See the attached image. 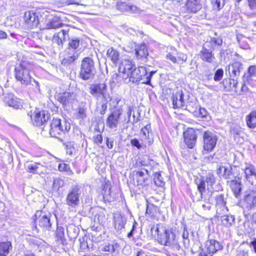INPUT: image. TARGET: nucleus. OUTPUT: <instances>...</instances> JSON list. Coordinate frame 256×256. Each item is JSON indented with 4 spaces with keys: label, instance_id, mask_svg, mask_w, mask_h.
<instances>
[{
    "label": "nucleus",
    "instance_id": "obj_7",
    "mask_svg": "<svg viewBox=\"0 0 256 256\" xmlns=\"http://www.w3.org/2000/svg\"><path fill=\"white\" fill-rule=\"evenodd\" d=\"M95 73L96 68L94 60L90 57L84 58L80 65V78L84 80H88L93 78Z\"/></svg>",
    "mask_w": 256,
    "mask_h": 256
},
{
    "label": "nucleus",
    "instance_id": "obj_16",
    "mask_svg": "<svg viewBox=\"0 0 256 256\" xmlns=\"http://www.w3.org/2000/svg\"><path fill=\"white\" fill-rule=\"evenodd\" d=\"M242 170L244 172L246 181L254 185L256 182V170L254 166L251 164H246Z\"/></svg>",
    "mask_w": 256,
    "mask_h": 256
},
{
    "label": "nucleus",
    "instance_id": "obj_10",
    "mask_svg": "<svg viewBox=\"0 0 256 256\" xmlns=\"http://www.w3.org/2000/svg\"><path fill=\"white\" fill-rule=\"evenodd\" d=\"M220 242L214 239H209L204 243V248L198 253V256H212L214 254L222 250Z\"/></svg>",
    "mask_w": 256,
    "mask_h": 256
},
{
    "label": "nucleus",
    "instance_id": "obj_28",
    "mask_svg": "<svg viewBox=\"0 0 256 256\" xmlns=\"http://www.w3.org/2000/svg\"><path fill=\"white\" fill-rule=\"evenodd\" d=\"M217 174L220 177H222L224 179H232L235 177L232 172L231 166H220L217 170Z\"/></svg>",
    "mask_w": 256,
    "mask_h": 256
},
{
    "label": "nucleus",
    "instance_id": "obj_36",
    "mask_svg": "<svg viewBox=\"0 0 256 256\" xmlns=\"http://www.w3.org/2000/svg\"><path fill=\"white\" fill-rule=\"evenodd\" d=\"M222 43V40L220 38H212L210 40L206 41L204 46L213 51L216 46H221Z\"/></svg>",
    "mask_w": 256,
    "mask_h": 256
},
{
    "label": "nucleus",
    "instance_id": "obj_19",
    "mask_svg": "<svg viewBox=\"0 0 256 256\" xmlns=\"http://www.w3.org/2000/svg\"><path fill=\"white\" fill-rule=\"evenodd\" d=\"M184 142L188 146L192 148L196 144L197 136L196 132L193 128H188L184 132Z\"/></svg>",
    "mask_w": 256,
    "mask_h": 256
},
{
    "label": "nucleus",
    "instance_id": "obj_54",
    "mask_svg": "<svg viewBox=\"0 0 256 256\" xmlns=\"http://www.w3.org/2000/svg\"><path fill=\"white\" fill-rule=\"evenodd\" d=\"M72 139L73 140H78L82 138V133L80 130L78 128H74Z\"/></svg>",
    "mask_w": 256,
    "mask_h": 256
},
{
    "label": "nucleus",
    "instance_id": "obj_18",
    "mask_svg": "<svg viewBox=\"0 0 256 256\" xmlns=\"http://www.w3.org/2000/svg\"><path fill=\"white\" fill-rule=\"evenodd\" d=\"M24 21L26 26L30 28L37 26L39 23L38 16L32 11L25 12Z\"/></svg>",
    "mask_w": 256,
    "mask_h": 256
},
{
    "label": "nucleus",
    "instance_id": "obj_61",
    "mask_svg": "<svg viewBox=\"0 0 256 256\" xmlns=\"http://www.w3.org/2000/svg\"><path fill=\"white\" fill-rule=\"evenodd\" d=\"M121 98L118 96H114L112 98H110V100L111 102L110 104L114 106V108H117V105L120 101Z\"/></svg>",
    "mask_w": 256,
    "mask_h": 256
},
{
    "label": "nucleus",
    "instance_id": "obj_21",
    "mask_svg": "<svg viewBox=\"0 0 256 256\" xmlns=\"http://www.w3.org/2000/svg\"><path fill=\"white\" fill-rule=\"evenodd\" d=\"M4 101L8 106L16 109L20 108L22 106V100L12 94H6L4 98Z\"/></svg>",
    "mask_w": 256,
    "mask_h": 256
},
{
    "label": "nucleus",
    "instance_id": "obj_26",
    "mask_svg": "<svg viewBox=\"0 0 256 256\" xmlns=\"http://www.w3.org/2000/svg\"><path fill=\"white\" fill-rule=\"evenodd\" d=\"M200 56L203 61L208 63H212L215 60V57L212 54V50L204 46L200 52Z\"/></svg>",
    "mask_w": 256,
    "mask_h": 256
},
{
    "label": "nucleus",
    "instance_id": "obj_29",
    "mask_svg": "<svg viewBox=\"0 0 256 256\" xmlns=\"http://www.w3.org/2000/svg\"><path fill=\"white\" fill-rule=\"evenodd\" d=\"M115 228L117 230H121L124 228L126 222V218L124 215L120 213L115 214L114 216Z\"/></svg>",
    "mask_w": 256,
    "mask_h": 256
},
{
    "label": "nucleus",
    "instance_id": "obj_38",
    "mask_svg": "<svg viewBox=\"0 0 256 256\" xmlns=\"http://www.w3.org/2000/svg\"><path fill=\"white\" fill-rule=\"evenodd\" d=\"M159 212V208L154 204L147 202L146 214L150 218H154Z\"/></svg>",
    "mask_w": 256,
    "mask_h": 256
},
{
    "label": "nucleus",
    "instance_id": "obj_13",
    "mask_svg": "<svg viewBox=\"0 0 256 256\" xmlns=\"http://www.w3.org/2000/svg\"><path fill=\"white\" fill-rule=\"evenodd\" d=\"M107 86L104 83L94 84L90 85L89 92L94 96L98 97L102 96L106 100L110 96L106 92Z\"/></svg>",
    "mask_w": 256,
    "mask_h": 256
},
{
    "label": "nucleus",
    "instance_id": "obj_43",
    "mask_svg": "<svg viewBox=\"0 0 256 256\" xmlns=\"http://www.w3.org/2000/svg\"><path fill=\"white\" fill-rule=\"evenodd\" d=\"M256 76V66H250L248 69V73L244 74L243 76L244 82H248L251 80V77Z\"/></svg>",
    "mask_w": 256,
    "mask_h": 256
},
{
    "label": "nucleus",
    "instance_id": "obj_60",
    "mask_svg": "<svg viewBox=\"0 0 256 256\" xmlns=\"http://www.w3.org/2000/svg\"><path fill=\"white\" fill-rule=\"evenodd\" d=\"M186 109L191 112H196L198 109L196 104L189 103L186 104Z\"/></svg>",
    "mask_w": 256,
    "mask_h": 256
},
{
    "label": "nucleus",
    "instance_id": "obj_23",
    "mask_svg": "<svg viewBox=\"0 0 256 256\" xmlns=\"http://www.w3.org/2000/svg\"><path fill=\"white\" fill-rule=\"evenodd\" d=\"M184 96V94L182 90L172 94V100L174 108H179L185 106Z\"/></svg>",
    "mask_w": 256,
    "mask_h": 256
},
{
    "label": "nucleus",
    "instance_id": "obj_27",
    "mask_svg": "<svg viewBox=\"0 0 256 256\" xmlns=\"http://www.w3.org/2000/svg\"><path fill=\"white\" fill-rule=\"evenodd\" d=\"M186 6L188 12L196 13L202 8L201 0H188Z\"/></svg>",
    "mask_w": 256,
    "mask_h": 256
},
{
    "label": "nucleus",
    "instance_id": "obj_45",
    "mask_svg": "<svg viewBox=\"0 0 256 256\" xmlns=\"http://www.w3.org/2000/svg\"><path fill=\"white\" fill-rule=\"evenodd\" d=\"M100 251L103 252H110L112 253L115 251L114 246L110 243L104 244L100 245L99 248Z\"/></svg>",
    "mask_w": 256,
    "mask_h": 256
},
{
    "label": "nucleus",
    "instance_id": "obj_57",
    "mask_svg": "<svg viewBox=\"0 0 256 256\" xmlns=\"http://www.w3.org/2000/svg\"><path fill=\"white\" fill-rule=\"evenodd\" d=\"M224 75V70L222 68H219L216 70L214 74V80L218 82L222 80Z\"/></svg>",
    "mask_w": 256,
    "mask_h": 256
},
{
    "label": "nucleus",
    "instance_id": "obj_12",
    "mask_svg": "<svg viewBox=\"0 0 256 256\" xmlns=\"http://www.w3.org/2000/svg\"><path fill=\"white\" fill-rule=\"evenodd\" d=\"M218 141L216 135L211 131L204 132L203 134L204 150L212 152L216 147Z\"/></svg>",
    "mask_w": 256,
    "mask_h": 256
},
{
    "label": "nucleus",
    "instance_id": "obj_34",
    "mask_svg": "<svg viewBox=\"0 0 256 256\" xmlns=\"http://www.w3.org/2000/svg\"><path fill=\"white\" fill-rule=\"evenodd\" d=\"M68 236L70 240H75L78 236L80 228L75 224H69L66 227Z\"/></svg>",
    "mask_w": 256,
    "mask_h": 256
},
{
    "label": "nucleus",
    "instance_id": "obj_56",
    "mask_svg": "<svg viewBox=\"0 0 256 256\" xmlns=\"http://www.w3.org/2000/svg\"><path fill=\"white\" fill-rule=\"evenodd\" d=\"M151 130L150 124H146L144 128L141 129V132L144 136L145 138H150V132Z\"/></svg>",
    "mask_w": 256,
    "mask_h": 256
},
{
    "label": "nucleus",
    "instance_id": "obj_47",
    "mask_svg": "<svg viewBox=\"0 0 256 256\" xmlns=\"http://www.w3.org/2000/svg\"><path fill=\"white\" fill-rule=\"evenodd\" d=\"M154 182L156 185L160 187H162L165 184V182L161 174L158 172H156L154 174Z\"/></svg>",
    "mask_w": 256,
    "mask_h": 256
},
{
    "label": "nucleus",
    "instance_id": "obj_44",
    "mask_svg": "<svg viewBox=\"0 0 256 256\" xmlns=\"http://www.w3.org/2000/svg\"><path fill=\"white\" fill-rule=\"evenodd\" d=\"M62 24L60 22L56 19H52L50 21H48L46 23V29H56L60 28L62 26Z\"/></svg>",
    "mask_w": 256,
    "mask_h": 256
},
{
    "label": "nucleus",
    "instance_id": "obj_31",
    "mask_svg": "<svg viewBox=\"0 0 256 256\" xmlns=\"http://www.w3.org/2000/svg\"><path fill=\"white\" fill-rule=\"evenodd\" d=\"M136 54L137 58L144 62H146L148 52L145 44L139 46L136 50Z\"/></svg>",
    "mask_w": 256,
    "mask_h": 256
},
{
    "label": "nucleus",
    "instance_id": "obj_58",
    "mask_svg": "<svg viewBox=\"0 0 256 256\" xmlns=\"http://www.w3.org/2000/svg\"><path fill=\"white\" fill-rule=\"evenodd\" d=\"M80 248L82 250H85L86 248L90 250V248H92L93 246V244L91 242V244H88V242H85L84 240H83V241L82 242L81 239H80ZM90 242H92L90 241Z\"/></svg>",
    "mask_w": 256,
    "mask_h": 256
},
{
    "label": "nucleus",
    "instance_id": "obj_48",
    "mask_svg": "<svg viewBox=\"0 0 256 256\" xmlns=\"http://www.w3.org/2000/svg\"><path fill=\"white\" fill-rule=\"evenodd\" d=\"M211 4L214 10H219L225 4V0H211Z\"/></svg>",
    "mask_w": 256,
    "mask_h": 256
},
{
    "label": "nucleus",
    "instance_id": "obj_17",
    "mask_svg": "<svg viewBox=\"0 0 256 256\" xmlns=\"http://www.w3.org/2000/svg\"><path fill=\"white\" fill-rule=\"evenodd\" d=\"M111 189L112 186L109 181L105 182L102 184V194L104 202H110L114 200L115 194L112 191Z\"/></svg>",
    "mask_w": 256,
    "mask_h": 256
},
{
    "label": "nucleus",
    "instance_id": "obj_63",
    "mask_svg": "<svg viewBox=\"0 0 256 256\" xmlns=\"http://www.w3.org/2000/svg\"><path fill=\"white\" fill-rule=\"evenodd\" d=\"M77 117L79 118L84 119L86 117V110L83 108H80L77 113Z\"/></svg>",
    "mask_w": 256,
    "mask_h": 256
},
{
    "label": "nucleus",
    "instance_id": "obj_30",
    "mask_svg": "<svg viewBox=\"0 0 256 256\" xmlns=\"http://www.w3.org/2000/svg\"><path fill=\"white\" fill-rule=\"evenodd\" d=\"M148 171L146 169L136 172L135 179L136 180L138 186H143L146 184L148 180Z\"/></svg>",
    "mask_w": 256,
    "mask_h": 256
},
{
    "label": "nucleus",
    "instance_id": "obj_32",
    "mask_svg": "<svg viewBox=\"0 0 256 256\" xmlns=\"http://www.w3.org/2000/svg\"><path fill=\"white\" fill-rule=\"evenodd\" d=\"M216 206L217 208V214H218V208L222 209L223 212L222 214H224L228 212V210L226 206V202L224 200V196L222 194L218 195L216 197Z\"/></svg>",
    "mask_w": 256,
    "mask_h": 256
},
{
    "label": "nucleus",
    "instance_id": "obj_59",
    "mask_svg": "<svg viewBox=\"0 0 256 256\" xmlns=\"http://www.w3.org/2000/svg\"><path fill=\"white\" fill-rule=\"evenodd\" d=\"M204 160L207 162H217L218 160V158L217 157L215 154H211L209 156L204 158Z\"/></svg>",
    "mask_w": 256,
    "mask_h": 256
},
{
    "label": "nucleus",
    "instance_id": "obj_55",
    "mask_svg": "<svg viewBox=\"0 0 256 256\" xmlns=\"http://www.w3.org/2000/svg\"><path fill=\"white\" fill-rule=\"evenodd\" d=\"M64 185V182L60 178H56L54 180L53 183V187L54 188L58 190Z\"/></svg>",
    "mask_w": 256,
    "mask_h": 256
},
{
    "label": "nucleus",
    "instance_id": "obj_46",
    "mask_svg": "<svg viewBox=\"0 0 256 256\" xmlns=\"http://www.w3.org/2000/svg\"><path fill=\"white\" fill-rule=\"evenodd\" d=\"M38 164L36 162H26L24 166L26 170L31 173L37 174V170L38 168Z\"/></svg>",
    "mask_w": 256,
    "mask_h": 256
},
{
    "label": "nucleus",
    "instance_id": "obj_5",
    "mask_svg": "<svg viewBox=\"0 0 256 256\" xmlns=\"http://www.w3.org/2000/svg\"><path fill=\"white\" fill-rule=\"evenodd\" d=\"M32 218L36 224L34 228L36 230L38 231L37 225L43 230H50L53 222L52 214L46 213L42 210H37Z\"/></svg>",
    "mask_w": 256,
    "mask_h": 256
},
{
    "label": "nucleus",
    "instance_id": "obj_53",
    "mask_svg": "<svg viewBox=\"0 0 256 256\" xmlns=\"http://www.w3.org/2000/svg\"><path fill=\"white\" fill-rule=\"evenodd\" d=\"M116 9L122 12H128L129 4L124 2H118L116 5Z\"/></svg>",
    "mask_w": 256,
    "mask_h": 256
},
{
    "label": "nucleus",
    "instance_id": "obj_1",
    "mask_svg": "<svg viewBox=\"0 0 256 256\" xmlns=\"http://www.w3.org/2000/svg\"><path fill=\"white\" fill-rule=\"evenodd\" d=\"M150 233L160 244L180 250V246L178 244V231L176 228H167L162 224H158L152 226Z\"/></svg>",
    "mask_w": 256,
    "mask_h": 256
},
{
    "label": "nucleus",
    "instance_id": "obj_22",
    "mask_svg": "<svg viewBox=\"0 0 256 256\" xmlns=\"http://www.w3.org/2000/svg\"><path fill=\"white\" fill-rule=\"evenodd\" d=\"M74 97L73 93L68 92L58 93L55 96V98L64 106H66L72 103L74 99Z\"/></svg>",
    "mask_w": 256,
    "mask_h": 256
},
{
    "label": "nucleus",
    "instance_id": "obj_50",
    "mask_svg": "<svg viewBox=\"0 0 256 256\" xmlns=\"http://www.w3.org/2000/svg\"><path fill=\"white\" fill-rule=\"evenodd\" d=\"M183 238V244L186 248H188L190 246V240L188 239L189 234L188 230L186 226L184 228L183 233L182 235Z\"/></svg>",
    "mask_w": 256,
    "mask_h": 256
},
{
    "label": "nucleus",
    "instance_id": "obj_3",
    "mask_svg": "<svg viewBox=\"0 0 256 256\" xmlns=\"http://www.w3.org/2000/svg\"><path fill=\"white\" fill-rule=\"evenodd\" d=\"M16 79L22 84L32 85L34 90H40L38 82L32 78L30 74V70L24 65L20 64L14 70Z\"/></svg>",
    "mask_w": 256,
    "mask_h": 256
},
{
    "label": "nucleus",
    "instance_id": "obj_2",
    "mask_svg": "<svg viewBox=\"0 0 256 256\" xmlns=\"http://www.w3.org/2000/svg\"><path fill=\"white\" fill-rule=\"evenodd\" d=\"M70 124L64 118H54L46 130V134L48 133L51 137L64 140V136L70 129Z\"/></svg>",
    "mask_w": 256,
    "mask_h": 256
},
{
    "label": "nucleus",
    "instance_id": "obj_20",
    "mask_svg": "<svg viewBox=\"0 0 256 256\" xmlns=\"http://www.w3.org/2000/svg\"><path fill=\"white\" fill-rule=\"evenodd\" d=\"M242 68V63L239 62H236L232 64H230L226 68V72H228L230 78H238Z\"/></svg>",
    "mask_w": 256,
    "mask_h": 256
},
{
    "label": "nucleus",
    "instance_id": "obj_9",
    "mask_svg": "<svg viewBox=\"0 0 256 256\" xmlns=\"http://www.w3.org/2000/svg\"><path fill=\"white\" fill-rule=\"evenodd\" d=\"M216 178L212 172H208L206 176H202L196 181L198 190L199 192V196L194 198L196 201H200L203 198L204 192L206 190V182L208 186H212L216 182Z\"/></svg>",
    "mask_w": 256,
    "mask_h": 256
},
{
    "label": "nucleus",
    "instance_id": "obj_51",
    "mask_svg": "<svg viewBox=\"0 0 256 256\" xmlns=\"http://www.w3.org/2000/svg\"><path fill=\"white\" fill-rule=\"evenodd\" d=\"M64 144L65 146L66 154L70 156L72 155L75 150L74 147V142H68Z\"/></svg>",
    "mask_w": 256,
    "mask_h": 256
},
{
    "label": "nucleus",
    "instance_id": "obj_52",
    "mask_svg": "<svg viewBox=\"0 0 256 256\" xmlns=\"http://www.w3.org/2000/svg\"><path fill=\"white\" fill-rule=\"evenodd\" d=\"M58 170L60 171L65 172L68 175H71L73 173L70 168V166L68 164H67L65 163L60 164L58 165Z\"/></svg>",
    "mask_w": 256,
    "mask_h": 256
},
{
    "label": "nucleus",
    "instance_id": "obj_33",
    "mask_svg": "<svg viewBox=\"0 0 256 256\" xmlns=\"http://www.w3.org/2000/svg\"><path fill=\"white\" fill-rule=\"evenodd\" d=\"M218 217L220 218L222 224L225 227L230 228L234 223L235 218L232 215L224 214Z\"/></svg>",
    "mask_w": 256,
    "mask_h": 256
},
{
    "label": "nucleus",
    "instance_id": "obj_25",
    "mask_svg": "<svg viewBox=\"0 0 256 256\" xmlns=\"http://www.w3.org/2000/svg\"><path fill=\"white\" fill-rule=\"evenodd\" d=\"M234 179L230 182V186L234 195L236 198L240 196V194L242 190V184L241 179L239 177H234Z\"/></svg>",
    "mask_w": 256,
    "mask_h": 256
},
{
    "label": "nucleus",
    "instance_id": "obj_11",
    "mask_svg": "<svg viewBox=\"0 0 256 256\" xmlns=\"http://www.w3.org/2000/svg\"><path fill=\"white\" fill-rule=\"evenodd\" d=\"M49 119V115L46 111L34 112L31 116V120L34 125L37 126H43L42 128V133L46 135V130L48 126V121Z\"/></svg>",
    "mask_w": 256,
    "mask_h": 256
},
{
    "label": "nucleus",
    "instance_id": "obj_14",
    "mask_svg": "<svg viewBox=\"0 0 256 256\" xmlns=\"http://www.w3.org/2000/svg\"><path fill=\"white\" fill-rule=\"evenodd\" d=\"M123 110L122 106H118L108 116L106 120V125L111 129L116 128L120 123V116Z\"/></svg>",
    "mask_w": 256,
    "mask_h": 256
},
{
    "label": "nucleus",
    "instance_id": "obj_15",
    "mask_svg": "<svg viewBox=\"0 0 256 256\" xmlns=\"http://www.w3.org/2000/svg\"><path fill=\"white\" fill-rule=\"evenodd\" d=\"M135 67L134 62L130 60L123 59L119 66V76L124 79L130 77Z\"/></svg>",
    "mask_w": 256,
    "mask_h": 256
},
{
    "label": "nucleus",
    "instance_id": "obj_64",
    "mask_svg": "<svg viewBox=\"0 0 256 256\" xmlns=\"http://www.w3.org/2000/svg\"><path fill=\"white\" fill-rule=\"evenodd\" d=\"M130 144L132 146L136 147L138 150H140L142 147L141 144L139 142V140L136 138L131 140Z\"/></svg>",
    "mask_w": 256,
    "mask_h": 256
},
{
    "label": "nucleus",
    "instance_id": "obj_37",
    "mask_svg": "<svg viewBox=\"0 0 256 256\" xmlns=\"http://www.w3.org/2000/svg\"><path fill=\"white\" fill-rule=\"evenodd\" d=\"M120 55V52L113 48H110L107 50V57L110 58L114 64H116L118 60Z\"/></svg>",
    "mask_w": 256,
    "mask_h": 256
},
{
    "label": "nucleus",
    "instance_id": "obj_4",
    "mask_svg": "<svg viewBox=\"0 0 256 256\" xmlns=\"http://www.w3.org/2000/svg\"><path fill=\"white\" fill-rule=\"evenodd\" d=\"M156 71L150 70L144 66L134 67L131 73L129 79L132 82H139L144 84L151 85L150 80Z\"/></svg>",
    "mask_w": 256,
    "mask_h": 256
},
{
    "label": "nucleus",
    "instance_id": "obj_39",
    "mask_svg": "<svg viewBox=\"0 0 256 256\" xmlns=\"http://www.w3.org/2000/svg\"><path fill=\"white\" fill-rule=\"evenodd\" d=\"M246 122L250 128H256V112H252L246 117Z\"/></svg>",
    "mask_w": 256,
    "mask_h": 256
},
{
    "label": "nucleus",
    "instance_id": "obj_49",
    "mask_svg": "<svg viewBox=\"0 0 256 256\" xmlns=\"http://www.w3.org/2000/svg\"><path fill=\"white\" fill-rule=\"evenodd\" d=\"M150 164V160L147 155H144L139 158L138 162L136 163V166H146Z\"/></svg>",
    "mask_w": 256,
    "mask_h": 256
},
{
    "label": "nucleus",
    "instance_id": "obj_35",
    "mask_svg": "<svg viewBox=\"0 0 256 256\" xmlns=\"http://www.w3.org/2000/svg\"><path fill=\"white\" fill-rule=\"evenodd\" d=\"M56 240L62 245H66V240L64 236V228L62 226H58L56 232Z\"/></svg>",
    "mask_w": 256,
    "mask_h": 256
},
{
    "label": "nucleus",
    "instance_id": "obj_40",
    "mask_svg": "<svg viewBox=\"0 0 256 256\" xmlns=\"http://www.w3.org/2000/svg\"><path fill=\"white\" fill-rule=\"evenodd\" d=\"M68 48H67L66 52L72 54V52L77 50L76 49L80 46V40L78 38H73L70 40Z\"/></svg>",
    "mask_w": 256,
    "mask_h": 256
},
{
    "label": "nucleus",
    "instance_id": "obj_42",
    "mask_svg": "<svg viewBox=\"0 0 256 256\" xmlns=\"http://www.w3.org/2000/svg\"><path fill=\"white\" fill-rule=\"evenodd\" d=\"M68 56L67 58H64L62 62L65 64H70L74 62L78 59L79 56L80 52L78 50H74L72 52V54H68Z\"/></svg>",
    "mask_w": 256,
    "mask_h": 256
},
{
    "label": "nucleus",
    "instance_id": "obj_8",
    "mask_svg": "<svg viewBox=\"0 0 256 256\" xmlns=\"http://www.w3.org/2000/svg\"><path fill=\"white\" fill-rule=\"evenodd\" d=\"M82 194V188L80 185L72 186L66 195V204L72 208L77 207L80 204Z\"/></svg>",
    "mask_w": 256,
    "mask_h": 256
},
{
    "label": "nucleus",
    "instance_id": "obj_62",
    "mask_svg": "<svg viewBox=\"0 0 256 256\" xmlns=\"http://www.w3.org/2000/svg\"><path fill=\"white\" fill-rule=\"evenodd\" d=\"M241 128L238 126H235L230 130V132L234 135L239 136L242 132Z\"/></svg>",
    "mask_w": 256,
    "mask_h": 256
},
{
    "label": "nucleus",
    "instance_id": "obj_41",
    "mask_svg": "<svg viewBox=\"0 0 256 256\" xmlns=\"http://www.w3.org/2000/svg\"><path fill=\"white\" fill-rule=\"evenodd\" d=\"M12 248L10 242H0V256H6L9 253L10 248Z\"/></svg>",
    "mask_w": 256,
    "mask_h": 256
},
{
    "label": "nucleus",
    "instance_id": "obj_6",
    "mask_svg": "<svg viewBox=\"0 0 256 256\" xmlns=\"http://www.w3.org/2000/svg\"><path fill=\"white\" fill-rule=\"evenodd\" d=\"M240 204L244 213L256 207V184L254 187L250 188L244 191Z\"/></svg>",
    "mask_w": 256,
    "mask_h": 256
},
{
    "label": "nucleus",
    "instance_id": "obj_24",
    "mask_svg": "<svg viewBox=\"0 0 256 256\" xmlns=\"http://www.w3.org/2000/svg\"><path fill=\"white\" fill-rule=\"evenodd\" d=\"M68 39H69L68 30H62L54 34L52 41L58 46H62L63 43Z\"/></svg>",
    "mask_w": 256,
    "mask_h": 256
}]
</instances>
